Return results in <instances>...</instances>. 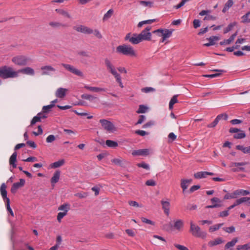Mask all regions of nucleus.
<instances>
[{
	"label": "nucleus",
	"instance_id": "1",
	"mask_svg": "<svg viewBox=\"0 0 250 250\" xmlns=\"http://www.w3.org/2000/svg\"><path fill=\"white\" fill-rule=\"evenodd\" d=\"M116 52L119 54L130 57H136L137 56L133 47L126 44L118 46L116 47Z\"/></svg>",
	"mask_w": 250,
	"mask_h": 250
},
{
	"label": "nucleus",
	"instance_id": "2",
	"mask_svg": "<svg viewBox=\"0 0 250 250\" xmlns=\"http://www.w3.org/2000/svg\"><path fill=\"white\" fill-rule=\"evenodd\" d=\"M18 76V72L15 71L9 66L4 65L0 67V77L5 79L16 78Z\"/></svg>",
	"mask_w": 250,
	"mask_h": 250
},
{
	"label": "nucleus",
	"instance_id": "3",
	"mask_svg": "<svg viewBox=\"0 0 250 250\" xmlns=\"http://www.w3.org/2000/svg\"><path fill=\"white\" fill-rule=\"evenodd\" d=\"M189 231L193 236L196 237L204 239L207 237V233L204 231H202L200 228L192 221L190 222Z\"/></svg>",
	"mask_w": 250,
	"mask_h": 250
},
{
	"label": "nucleus",
	"instance_id": "4",
	"mask_svg": "<svg viewBox=\"0 0 250 250\" xmlns=\"http://www.w3.org/2000/svg\"><path fill=\"white\" fill-rule=\"evenodd\" d=\"M12 62L16 65L25 66L29 64L31 62V59L25 56L19 55L14 57L12 59Z\"/></svg>",
	"mask_w": 250,
	"mask_h": 250
},
{
	"label": "nucleus",
	"instance_id": "5",
	"mask_svg": "<svg viewBox=\"0 0 250 250\" xmlns=\"http://www.w3.org/2000/svg\"><path fill=\"white\" fill-rule=\"evenodd\" d=\"M99 122L102 128L108 133H112L116 130L114 124L110 121L105 119H101Z\"/></svg>",
	"mask_w": 250,
	"mask_h": 250
},
{
	"label": "nucleus",
	"instance_id": "6",
	"mask_svg": "<svg viewBox=\"0 0 250 250\" xmlns=\"http://www.w3.org/2000/svg\"><path fill=\"white\" fill-rule=\"evenodd\" d=\"M173 32V29L160 28L153 31V33L158 34L159 36H162L164 39H167L171 37Z\"/></svg>",
	"mask_w": 250,
	"mask_h": 250
},
{
	"label": "nucleus",
	"instance_id": "7",
	"mask_svg": "<svg viewBox=\"0 0 250 250\" xmlns=\"http://www.w3.org/2000/svg\"><path fill=\"white\" fill-rule=\"evenodd\" d=\"M104 63L108 71L114 77L120 74L118 73L113 63L108 59L106 58L104 60Z\"/></svg>",
	"mask_w": 250,
	"mask_h": 250
},
{
	"label": "nucleus",
	"instance_id": "8",
	"mask_svg": "<svg viewBox=\"0 0 250 250\" xmlns=\"http://www.w3.org/2000/svg\"><path fill=\"white\" fill-rule=\"evenodd\" d=\"M151 29V26H148L143 30L139 35L142 41H150L151 39V33L149 32Z\"/></svg>",
	"mask_w": 250,
	"mask_h": 250
},
{
	"label": "nucleus",
	"instance_id": "9",
	"mask_svg": "<svg viewBox=\"0 0 250 250\" xmlns=\"http://www.w3.org/2000/svg\"><path fill=\"white\" fill-rule=\"evenodd\" d=\"M61 65L73 74L82 77L83 76V73L73 66L66 63H62Z\"/></svg>",
	"mask_w": 250,
	"mask_h": 250
},
{
	"label": "nucleus",
	"instance_id": "10",
	"mask_svg": "<svg viewBox=\"0 0 250 250\" xmlns=\"http://www.w3.org/2000/svg\"><path fill=\"white\" fill-rule=\"evenodd\" d=\"M125 40L133 44H137L142 42L139 35L136 34H134L132 37H130V33L127 34L125 37Z\"/></svg>",
	"mask_w": 250,
	"mask_h": 250
},
{
	"label": "nucleus",
	"instance_id": "11",
	"mask_svg": "<svg viewBox=\"0 0 250 250\" xmlns=\"http://www.w3.org/2000/svg\"><path fill=\"white\" fill-rule=\"evenodd\" d=\"M25 181L23 179H20L19 182L15 183L13 184L11 188V192L12 193L16 192L17 190L21 187H23L25 184Z\"/></svg>",
	"mask_w": 250,
	"mask_h": 250
},
{
	"label": "nucleus",
	"instance_id": "12",
	"mask_svg": "<svg viewBox=\"0 0 250 250\" xmlns=\"http://www.w3.org/2000/svg\"><path fill=\"white\" fill-rule=\"evenodd\" d=\"M161 203L164 213L167 215H168L169 214L170 209V202L169 200L168 199H166V200H162L161 201Z\"/></svg>",
	"mask_w": 250,
	"mask_h": 250
},
{
	"label": "nucleus",
	"instance_id": "13",
	"mask_svg": "<svg viewBox=\"0 0 250 250\" xmlns=\"http://www.w3.org/2000/svg\"><path fill=\"white\" fill-rule=\"evenodd\" d=\"M41 70L42 71V75H51L56 71L55 69L50 65L42 66Z\"/></svg>",
	"mask_w": 250,
	"mask_h": 250
},
{
	"label": "nucleus",
	"instance_id": "14",
	"mask_svg": "<svg viewBox=\"0 0 250 250\" xmlns=\"http://www.w3.org/2000/svg\"><path fill=\"white\" fill-rule=\"evenodd\" d=\"M149 154V149H142L134 150L132 152L133 156H147Z\"/></svg>",
	"mask_w": 250,
	"mask_h": 250
},
{
	"label": "nucleus",
	"instance_id": "15",
	"mask_svg": "<svg viewBox=\"0 0 250 250\" xmlns=\"http://www.w3.org/2000/svg\"><path fill=\"white\" fill-rule=\"evenodd\" d=\"M84 88L88 90H89L91 92H105L106 90V89L104 88L95 87V86H90L88 85H85L84 86Z\"/></svg>",
	"mask_w": 250,
	"mask_h": 250
},
{
	"label": "nucleus",
	"instance_id": "16",
	"mask_svg": "<svg viewBox=\"0 0 250 250\" xmlns=\"http://www.w3.org/2000/svg\"><path fill=\"white\" fill-rule=\"evenodd\" d=\"M19 73H21L24 74L33 76L35 74L34 70L30 67H26L17 71Z\"/></svg>",
	"mask_w": 250,
	"mask_h": 250
},
{
	"label": "nucleus",
	"instance_id": "17",
	"mask_svg": "<svg viewBox=\"0 0 250 250\" xmlns=\"http://www.w3.org/2000/svg\"><path fill=\"white\" fill-rule=\"evenodd\" d=\"M67 91V89L66 88H59L56 91L55 96L59 98H63L65 96Z\"/></svg>",
	"mask_w": 250,
	"mask_h": 250
},
{
	"label": "nucleus",
	"instance_id": "18",
	"mask_svg": "<svg viewBox=\"0 0 250 250\" xmlns=\"http://www.w3.org/2000/svg\"><path fill=\"white\" fill-rule=\"evenodd\" d=\"M6 186L4 183H2L0 188V191L3 200L5 202H7V199H9L7 197V191L6 190Z\"/></svg>",
	"mask_w": 250,
	"mask_h": 250
},
{
	"label": "nucleus",
	"instance_id": "19",
	"mask_svg": "<svg viewBox=\"0 0 250 250\" xmlns=\"http://www.w3.org/2000/svg\"><path fill=\"white\" fill-rule=\"evenodd\" d=\"M17 157V153L16 152H14L10 157L9 164L13 167V168H16L17 167V165L16 164Z\"/></svg>",
	"mask_w": 250,
	"mask_h": 250
},
{
	"label": "nucleus",
	"instance_id": "20",
	"mask_svg": "<svg viewBox=\"0 0 250 250\" xmlns=\"http://www.w3.org/2000/svg\"><path fill=\"white\" fill-rule=\"evenodd\" d=\"M237 35V32H235L233 34H232L229 39L227 40H224L223 41L221 42H220V44L221 45H224L226 44H229L231 42H232L234 39L235 38L236 36Z\"/></svg>",
	"mask_w": 250,
	"mask_h": 250
},
{
	"label": "nucleus",
	"instance_id": "21",
	"mask_svg": "<svg viewBox=\"0 0 250 250\" xmlns=\"http://www.w3.org/2000/svg\"><path fill=\"white\" fill-rule=\"evenodd\" d=\"M192 180L191 179H182L181 180V187L183 189V192H184L188 187L189 185L191 183Z\"/></svg>",
	"mask_w": 250,
	"mask_h": 250
},
{
	"label": "nucleus",
	"instance_id": "22",
	"mask_svg": "<svg viewBox=\"0 0 250 250\" xmlns=\"http://www.w3.org/2000/svg\"><path fill=\"white\" fill-rule=\"evenodd\" d=\"M219 38L217 36H211L208 39L209 42L204 44L205 46H209L215 44V42L219 40Z\"/></svg>",
	"mask_w": 250,
	"mask_h": 250
},
{
	"label": "nucleus",
	"instance_id": "23",
	"mask_svg": "<svg viewBox=\"0 0 250 250\" xmlns=\"http://www.w3.org/2000/svg\"><path fill=\"white\" fill-rule=\"evenodd\" d=\"M60 171L59 170L56 171L53 174V177L51 179V183L52 185L57 183L60 179Z\"/></svg>",
	"mask_w": 250,
	"mask_h": 250
},
{
	"label": "nucleus",
	"instance_id": "24",
	"mask_svg": "<svg viewBox=\"0 0 250 250\" xmlns=\"http://www.w3.org/2000/svg\"><path fill=\"white\" fill-rule=\"evenodd\" d=\"M236 148L237 149L242 151L244 153H250V146L245 147L243 146L237 145Z\"/></svg>",
	"mask_w": 250,
	"mask_h": 250
},
{
	"label": "nucleus",
	"instance_id": "25",
	"mask_svg": "<svg viewBox=\"0 0 250 250\" xmlns=\"http://www.w3.org/2000/svg\"><path fill=\"white\" fill-rule=\"evenodd\" d=\"M70 206L69 204L65 203V204H63L61 205L58 208V210L62 211V212H65L67 213V212L70 208Z\"/></svg>",
	"mask_w": 250,
	"mask_h": 250
},
{
	"label": "nucleus",
	"instance_id": "26",
	"mask_svg": "<svg viewBox=\"0 0 250 250\" xmlns=\"http://www.w3.org/2000/svg\"><path fill=\"white\" fill-rule=\"evenodd\" d=\"M177 97L178 95H175L171 99L169 103V108L170 110H172L173 108V105L178 103Z\"/></svg>",
	"mask_w": 250,
	"mask_h": 250
},
{
	"label": "nucleus",
	"instance_id": "27",
	"mask_svg": "<svg viewBox=\"0 0 250 250\" xmlns=\"http://www.w3.org/2000/svg\"><path fill=\"white\" fill-rule=\"evenodd\" d=\"M213 71L219 72V73H214V74H210V75H203V76L205 77H206V78H215V77H217L220 76L222 74V73L224 72V71L223 70H219V69H215V70H214Z\"/></svg>",
	"mask_w": 250,
	"mask_h": 250
},
{
	"label": "nucleus",
	"instance_id": "28",
	"mask_svg": "<svg viewBox=\"0 0 250 250\" xmlns=\"http://www.w3.org/2000/svg\"><path fill=\"white\" fill-rule=\"evenodd\" d=\"M64 160L62 159L60 160L57 162H55L53 163H52L51 165V167L52 168H57L59 167L62 166L64 164Z\"/></svg>",
	"mask_w": 250,
	"mask_h": 250
},
{
	"label": "nucleus",
	"instance_id": "29",
	"mask_svg": "<svg viewBox=\"0 0 250 250\" xmlns=\"http://www.w3.org/2000/svg\"><path fill=\"white\" fill-rule=\"evenodd\" d=\"M56 11L60 14V15H62V16L68 18H71L70 15L65 10L62 9H56Z\"/></svg>",
	"mask_w": 250,
	"mask_h": 250
},
{
	"label": "nucleus",
	"instance_id": "30",
	"mask_svg": "<svg viewBox=\"0 0 250 250\" xmlns=\"http://www.w3.org/2000/svg\"><path fill=\"white\" fill-rule=\"evenodd\" d=\"M233 4V0H228V1L226 3L223 10L222 12L223 13H225L227 11L229 10V9L231 7Z\"/></svg>",
	"mask_w": 250,
	"mask_h": 250
},
{
	"label": "nucleus",
	"instance_id": "31",
	"mask_svg": "<svg viewBox=\"0 0 250 250\" xmlns=\"http://www.w3.org/2000/svg\"><path fill=\"white\" fill-rule=\"evenodd\" d=\"M250 192L249 191L244 189H237L235 190V194L237 195V196L242 195H247L250 194Z\"/></svg>",
	"mask_w": 250,
	"mask_h": 250
},
{
	"label": "nucleus",
	"instance_id": "32",
	"mask_svg": "<svg viewBox=\"0 0 250 250\" xmlns=\"http://www.w3.org/2000/svg\"><path fill=\"white\" fill-rule=\"evenodd\" d=\"M106 145L110 147L115 148L118 145V143L116 141L107 140L105 142Z\"/></svg>",
	"mask_w": 250,
	"mask_h": 250
},
{
	"label": "nucleus",
	"instance_id": "33",
	"mask_svg": "<svg viewBox=\"0 0 250 250\" xmlns=\"http://www.w3.org/2000/svg\"><path fill=\"white\" fill-rule=\"evenodd\" d=\"M223 243V240L221 238H217L213 241H211L208 243V246L210 247H213L217 245L221 244Z\"/></svg>",
	"mask_w": 250,
	"mask_h": 250
},
{
	"label": "nucleus",
	"instance_id": "34",
	"mask_svg": "<svg viewBox=\"0 0 250 250\" xmlns=\"http://www.w3.org/2000/svg\"><path fill=\"white\" fill-rule=\"evenodd\" d=\"M207 172L206 171H201L198 172L194 174V177L196 179H201L205 178L207 176Z\"/></svg>",
	"mask_w": 250,
	"mask_h": 250
},
{
	"label": "nucleus",
	"instance_id": "35",
	"mask_svg": "<svg viewBox=\"0 0 250 250\" xmlns=\"http://www.w3.org/2000/svg\"><path fill=\"white\" fill-rule=\"evenodd\" d=\"M237 238H235L233 239L231 241L228 242L225 245V248L226 249H229L231 247H233L235 244L237 242Z\"/></svg>",
	"mask_w": 250,
	"mask_h": 250
},
{
	"label": "nucleus",
	"instance_id": "36",
	"mask_svg": "<svg viewBox=\"0 0 250 250\" xmlns=\"http://www.w3.org/2000/svg\"><path fill=\"white\" fill-rule=\"evenodd\" d=\"M113 10L112 9H109L104 16L103 20L104 21H107L110 19L113 13Z\"/></svg>",
	"mask_w": 250,
	"mask_h": 250
},
{
	"label": "nucleus",
	"instance_id": "37",
	"mask_svg": "<svg viewBox=\"0 0 250 250\" xmlns=\"http://www.w3.org/2000/svg\"><path fill=\"white\" fill-rule=\"evenodd\" d=\"M148 110V107L143 105L141 104L139 105V109L137 111V113L138 114L140 113H146Z\"/></svg>",
	"mask_w": 250,
	"mask_h": 250
},
{
	"label": "nucleus",
	"instance_id": "38",
	"mask_svg": "<svg viewBox=\"0 0 250 250\" xmlns=\"http://www.w3.org/2000/svg\"><path fill=\"white\" fill-rule=\"evenodd\" d=\"M82 98L83 99L89 100L91 102L93 101L96 99V97L88 94H84L82 95Z\"/></svg>",
	"mask_w": 250,
	"mask_h": 250
},
{
	"label": "nucleus",
	"instance_id": "39",
	"mask_svg": "<svg viewBox=\"0 0 250 250\" xmlns=\"http://www.w3.org/2000/svg\"><path fill=\"white\" fill-rule=\"evenodd\" d=\"M246 137V134L243 130H240L238 133L235 134L233 135V137L235 139H243Z\"/></svg>",
	"mask_w": 250,
	"mask_h": 250
},
{
	"label": "nucleus",
	"instance_id": "40",
	"mask_svg": "<svg viewBox=\"0 0 250 250\" xmlns=\"http://www.w3.org/2000/svg\"><path fill=\"white\" fill-rule=\"evenodd\" d=\"M111 162L116 165L122 166L125 160L122 158H115L111 160Z\"/></svg>",
	"mask_w": 250,
	"mask_h": 250
},
{
	"label": "nucleus",
	"instance_id": "41",
	"mask_svg": "<svg viewBox=\"0 0 250 250\" xmlns=\"http://www.w3.org/2000/svg\"><path fill=\"white\" fill-rule=\"evenodd\" d=\"M223 225V223H220L214 225L210 227L209 229V231L210 232H213L218 229H219Z\"/></svg>",
	"mask_w": 250,
	"mask_h": 250
},
{
	"label": "nucleus",
	"instance_id": "42",
	"mask_svg": "<svg viewBox=\"0 0 250 250\" xmlns=\"http://www.w3.org/2000/svg\"><path fill=\"white\" fill-rule=\"evenodd\" d=\"M220 117H221V116H217L216 117V118L214 119V121L212 123L208 124L207 125V126L209 128H212V127H215L217 125L219 121H220Z\"/></svg>",
	"mask_w": 250,
	"mask_h": 250
},
{
	"label": "nucleus",
	"instance_id": "43",
	"mask_svg": "<svg viewBox=\"0 0 250 250\" xmlns=\"http://www.w3.org/2000/svg\"><path fill=\"white\" fill-rule=\"evenodd\" d=\"M183 225H184L183 221L181 219H179V220H176L175 222L174 227L176 229H179L183 227Z\"/></svg>",
	"mask_w": 250,
	"mask_h": 250
},
{
	"label": "nucleus",
	"instance_id": "44",
	"mask_svg": "<svg viewBox=\"0 0 250 250\" xmlns=\"http://www.w3.org/2000/svg\"><path fill=\"white\" fill-rule=\"evenodd\" d=\"M237 250H250V244H246L243 245H238L237 246Z\"/></svg>",
	"mask_w": 250,
	"mask_h": 250
},
{
	"label": "nucleus",
	"instance_id": "45",
	"mask_svg": "<svg viewBox=\"0 0 250 250\" xmlns=\"http://www.w3.org/2000/svg\"><path fill=\"white\" fill-rule=\"evenodd\" d=\"M235 22L229 23L228 26L224 30V33L226 34L231 31L235 25Z\"/></svg>",
	"mask_w": 250,
	"mask_h": 250
},
{
	"label": "nucleus",
	"instance_id": "46",
	"mask_svg": "<svg viewBox=\"0 0 250 250\" xmlns=\"http://www.w3.org/2000/svg\"><path fill=\"white\" fill-rule=\"evenodd\" d=\"M6 208L7 210L9 212L11 216H14V213L10 206V199H7V202H5Z\"/></svg>",
	"mask_w": 250,
	"mask_h": 250
},
{
	"label": "nucleus",
	"instance_id": "47",
	"mask_svg": "<svg viewBox=\"0 0 250 250\" xmlns=\"http://www.w3.org/2000/svg\"><path fill=\"white\" fill-rule=\"evenodd\" d=\"M140 4L146 6V7H151L153 6V2L151 1H146L145 0H141L140 1Z\"/></svg>",
	"mask_w": 250,
	"mask_h": 250
},
{
	"label": "nucleus",
	"instance_id": "48",
	"mask_svg": "<svg viewBox=\"0 0 250 250\" xmlns=\"http://www.w3.org/2000/svg\"><path fill=\"white\" fill-rule=\"evenodd\" d=\"M84 26L83 25H78L74 27V29L78 32L83 33Z\"/></svg>",
	"mask_w": 250,
	"mask_h": 250
},
{
	"label": "nucleus",
	"instance_id": "49",
	"mask_svg": "<svg viewBox=\"0 0 250 250\" xmlns=\"http://www.w3.org/2000/svg\"><path fill=\"white\" fill-rule=\"evenodd\" d=\"M141 91L143 92L147 93L149 92H154L155 91V89L151 87H146L142 88Z\"/></svg>",
	"mask_w": 250,
	"mask_h": 250
},
{
	"label": "nucleus",
	"instance_id": "50",
	"mask_svg": "<svg viewBox=\"0 0 250 250\" xmlns=\"http://www.w3.org/2000/svg\"><path fill=\"white\" fill-rule=\"evenodd\" d=\"M67 214L65 212H60L57 215V220L59 222H61L62 219Z\"/></svg>",
	"mask_w": 250,
	"mask_h": 250
},
{
	"label": "nucleus",
	"instance_id": "51",
	"mask_svg": "<svg viewBox=\"0 0 250 250\" xmlns=\"http://www.w3.org/2000/svg\"><path fill=\"white\" fill-rule=\"evenodd\" d=\"M250 16V11L246 13L245 15H243L242 17V22L244 23H249L250 22V19L247 20V17Z\"/></svg>",
	"mask_w": 250,
	"mask_h": 250
},
{
	"label": "nucleus",
	"instance_id": "52",
	"mask_svg": "<svg viewBox=\"0 0 250 250\" xmlns=\"http://www.w3.org/2000/svg\"><path fill=\"white\" fill-rule=\"evenodd\" d=\"M114 78L116 79V81H117V82L119 83L120 86L121 88H123L124 85H123V83L122 82V78H121L120 74L115 77Z\"/></svg>",
	"mask_w": 250,
	"mask_h": 250
},
{
	"label": "nucleus",
	"instance_id": "53",
	"mask_svg": "<svg viewBox=\"0 0 250 250\" xmlns=\"http://www.w3.org/2000/svg\"><path fill=\"white\" fill-rule=\"evenodd\" d=\"M56 137L54 135H49L46 139V141L48 143H51L54 141Z\"/></svg>",
	"mask_w": 250,
	"mask_h": 250
},
{
	"label": "nucleus",
	"instance_id": "54",
	"mask_svg": "<svg viewBox=\"0 0 250 250\" xmlns=\"http://www.w3.org/2000/svg\"><path fill=\"white\" fill-rule=\"evenodd\" d=\"M94 35L97 37L98 39H102V35L98 29H95L93 30V33Z\"/></svg>",
	"mask_w": 250,
	"mask_h": 250
},
{
	"label": "nucleus",
	"instance_id": "55",
	"mask_svg": "<svg viewBox=\"0 0 250 250\" xmlns=\"http://www.w3.org/2000/svg\"><path fill=\"white\" fill-rule=\"evenodd\" d=\"M93 33V29L86 26H84L83 34H91Z\"/></svg>",
	"mask_w": 250,
	"mask_h": 250
},
{
	"label": "nucleus",
	"instance_id": "56",
	"mask_svg": "<svg viewBox=\"0 0 250 250\" xmlns=\"http://www.w3.org/2000/svg\"><path fill=\"white\" fill-rule=\"evenodd\" d=\"M40 115H37L36 116H35L31 122V125H32L36 124L37 122H40L41 120L40 119V117H39Z\"/></svg>",
	"mask_w": 250,
	"mask_h": 250
},
{
	"label": "nucleus",
	"instance_id": "57",
	"mask_svg": "<svg viewBox=\"0 0 250 250\" xmlns=\"http://www.w3.org/2000/svg\"><path fill=\"white\" fill-rule=\"evenodd\" d=\"M49 25L54 28H58L61 26H62V24L59 22H50L49 23Z\"/></svg>",
	"mask_w": 250,
	"mask_h": 250
},
{
	"label": "nucleus",
	"instance_id": "58",
	"mask_svg": "<svg viewBox=\"0 0 250 250\" xmlns=\"http://www.w3.org/2000/svg\"><path fill=\"white\" fill-rule=\"evenodd\" d=\"M53 107L52 104H50L49 105H47L43 106L42 107V111L43 112L47 113Z\"/></svg>",
	"mask_w": 250,
	"mask_h": 250
},
{
	"label": "nucleus",
	"instance_id": "59",
	"mask_svg": "<svg viewBox=\"0 0 250 250\" xmlns=\"http://www.w3.org/2000/svg\"><path fill=\"white\" fill-rule=\"evenodd\" d=\"M137 166H138V167H142L148 170L149 169V166L148 164H147L144 162H143L141 163H139L137 164Z\"/></svg>",
	"mask_w": 250,
	"mask_h": 250
},
{
	"label": "nucleus",
	"instance_id": "60",
	"mask_svg": "<svg viewBox=\"0 0 250 250\" xmlns=\"http://www.w3.org/2000/svg\"><path fill=\"white\" fill-rule=\"evenodd\" d=\"M223 229L228 233H232L235 231V229L233 226H231L230 227L224 228Z\"/></svg>",
	"mask_w": 250,
	"mask_h": 250
},
{
	"label": "nucleus",
	"instance_id": "61",
	"mask_svg": "<svg viewBox=\"0 0 250 250\" xmlns=\"http://www.w3.org/2000/svg\"><path fill=\"white\" fill-rule=\"evenodd\" d=\"M168 137L169 142H173L176 139V135L174 133L171 132L168 134Z\"/></svg>",
	"mask_w": 250,
	"mask_h": 250
},
{
	"label": "nucleus",
	"instance_id": "62",
	"mask_svg": "<svg viewBox=\"0 0 250 250\" xmlns=\"http://www.w3.org/2000/svg\"><path fill=\"white\" fill-rule=\"evenodd\" d=\"M174 246L179 250H188V248L184 246L174 244Z\"/></svg>",
	"mask_w": 250,
	"mask_h": 250
},
{
	"label": "nucleus",
	"instance_id": "63",
	"mask_svg": "<svg viewBox=\"0 0 250 250\" xmlns=\"http://www.w3.org/2000/svg\"><path fill=\"white\" fill-rule=\"evenodd\" d=\"M155 124V123L153 121H150L143 125V127L144 128H146L149 127Z\"/></svg>",
	"mask_w": 250,
	"mask_h": 250
},
{
	"label": "nucleus",
	"instance_id": "64",
	"mask_svg": "<svg viewBox=\"0 0 250 250\" xmlns=\"http://www.w3.org/2000/svg\"><path fill=\"white\" fill-rule=\"evenodd\" d=\"M228 210H225L219 213V216L221 217H226L229 215V212Z\"/></svg>",
	"mask_w": 250,
	"mask_h": 250
}]
</instances>
